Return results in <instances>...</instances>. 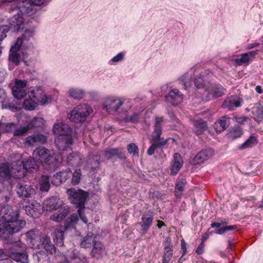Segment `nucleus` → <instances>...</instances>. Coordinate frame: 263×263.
Segmentation results:
<instances>
[{
	"mask_svg": "<svg viewBox=\"0 0 263 263\" xmlns=\"http://www.w3.org/2000/svg\"><path fill=\"white\" fill-rule=\"evenodd\" d=\"M46 0H23L19 3L14 0H4L3 3H12L11 6L10 11H15L16 14H14L9 18V23L12 28L14 31H19L24 29V19L23 17V14H26L32 15L35 13L36 9L34 7L41 6L43 4Z\"/></svg>",
	"mask_w": 263,
	"mask_h": 263,
	"instance_id": "obj_1",
	"label": "nucleus"
},
{
	"mask_svg": "<svg viewBox=\"0 0 263 263\" xmlns=\"http://www.w3.org/2000/svg\"><path fill=\"white\" fill-rule=\"evenodd\" d=\"M0 219V234H12L20 232L26 225L24 220L19 219L20 212L11 206L4 207Z\"/></svg>",
	"mask_w": 263,
	"mask_h": 263,
	"instance_id": "obj_2",
	"label": "nucleus"
},
{
	"mask_svg": "<svg viewBox=\"0 0 263 263\" xmlns=\"http://www.w3.org/2000/svg\"><path fill=\"white\" fill-rule=\"evenodd\" d=\"M28 244L33 249L43 248L50 254L55 252V248L50 238L47 235H42L37 230H31L26 234Z\"/></svg>",
	"mask_w": 263,
	"mask_h": 263,
	"instance_id": "obj_3",
	"label": "nucleus"
},
{
	"mask_svg": "<svg viewBox=\"0 0 263 263\" xmlns=\"http://www.w3.org/2000/svg\"><path fill=\"white\" fill-rule=\"evenodd\" d=\"M35 158L41 163L48 166L49 168L55 170L57 168L62 160L60 155H56L44 147L36 148L33 154Z\"/></svg>",
	"mask_w": 263,
	"mask_h": 263,
	"instance_id": "obj_4",
	"label": "nucleus"
},
{
	"mask_svg": "<svg viewBox=\"0 0 263 263\" xmlns=\"http://www.w3.org/2000/svg\"><path fill=\"white\" fill-rule=\"evenodd\" d=\"M67 193L70 196L71 202L77 205L79 208L77 212L80 218L85 223L88 222V219L85 215L84 206L86 199L88 196V193L82 190H76L74 189H69Z\"/></svg>",
	"mask_w": 263,
	"mask_h": 263,
	"instance_id": "obj_5",
	"label": "nucleus"
},
{
	"mask_svg": "<svg viewBox=\"0 0 263 263\" xmlns=\"http://www.w3.org/2000/svg\"><path fill=\"white\" fill-rule=\"evenodd\" d=\"M93 112L92 107L87 104L76 106L69 114L70 121L76 122H83Z\"/></svg>",
	"mask_w": 263,
	"mask_h": 263,
	"instance_id": "obj_6",
	"label": "nucleus"
},
{
	"mask_svg": "<svg viewBox=\"0 0 263 263\" xmlns=\"http://www.w3.org/2000/svg\"><path fill=\"white\" fill-rule=\"evenodd\" d=\"M26 246L21 242H16L11 248L10 257L16 262L27 263L28 256L26 252Z\"/></svg>",
	"mask_w": 263,
	"mask_h": 263,
	"instance_id": "obj_7",
	"label": "nucleus"
},
{
	"mask_svg": "<svg viewBox=\"0 0 263 263\" xmlns=\"http://www.w3.org/2000/svg\"><path fill=\"white\" fill-rule=\"evenodd\" d=\"M16 164H20L17 168V172L19 174V176L24 175L25 171L28 172H32L33 170L37 168V165L34 158L30 157L29 158L23 160L22 162L18 161Z\"/></svg>",
	"mask_w": 263,
	"mask_h": 263,
	"instance_id": "obj_8",
	"label": "nucleus"
},
{
	"mask_svg": "<svg viewBox=\"0 0 263 263\" xmlns=\"http://www.w3.org/2000/svg\"><path fill=\"white\" fill-rule=\"evenodd\" d=\"M14 164L10 165L8 163H2L0 164V181L10 180L12 174L17 172V168H14Z\"/></svg>",
	"mask_w": 263,
	"mask_h": 263,
	"instance_id": "obj_9",
	"label": "nucleus"
},
{
	"mask_svg": "<svg viewBox=\"0 0 263 263\" xmlns=\"http://www.w3.org/2000/svg\"><path fill=\"white\" fill-rule=\"evenodd\" d=\"M27 83L28 81L26 80L15 79V85L12 88V93L15 98L21 99L26 96L27 92L25 88Z\"/></svg>",
	"mask_w": 263,
	"mask_h": 263,
	"instance_id": "obj_10",
	"label": "nucleus"
},
{
	"mask_svg": "<svg viewBox=\"0 0 263 263\" xmlns=\"http://www.w3.org/2000/svg\"><path fill=\"white\" fill-rule=\"evenodd\" d=\"M163 120L162 117H156L155 118V129L150 139V142L159 143V142H164L165 145L167 142V140H164L160 137L162 134L161 124Z\"/></svg>",
	"mask_w": 263,
	"mask_h": 263,
	"instance_id": "obj_11",
	"label": "nucleus"
},
{
	"mask_svg": "<svg viewBox=\"0 0 263 263\" xmlns=\"http://www.w3.org/2000/svg\"><path fill=\"white\" fill-rule=\"evenodd\" d=\"M16 193L20 197L29 198L34 194L35 191L30 185L25 182H20L16 187Z\"/></svg>",
	"mask_w": 263,
	"mask_h": 263,
	"instance_id": "obj_12",
	"label": "nucleus"
},
{
	"mask_svg": "<svg viewBox=\"0 0 263 263\" xmlns=\"http://www.w3.org/2000/svg\"><path fill=\"white\" fill-rule=\"evenodd\" d=\"M55 143L60 151H65L73 143V140L70 135L59 136L55 139Z\"/></svg>",
	"mask_w": 263,
	"mask_h": 263,
	"instance_id": "obj_13",
	"label": "nucleus"
},
{
	"mask_svg": "<svg viewBox=\"0 0 263 263\" xmlns=\"http://www.w3.org/2000/svg\"><path fill=\"white\" fill-rule=\"evenodd\" d=\"M24 202L25 203V205L23 206V208H24V210L28 215L34 217L36 215V213L40 212L41 205L37 201H33L30 202L27 200H24Z\"/></svg>",
	"mask_w": 263,
	"mask_h": 263,
	"instance_id": "obj_14",
	"label": "nucleus"
},
{
	"mask_svg": "<svg viewBox=\"0 0 263 263\" xmlns=\"http://www.w3.org/2000/svg\"><path fill=\"white\" fill-rule=\"evenodd\" d=\"M122 104L123 101L121 100L114 97H110L106 99L104 102L103 108L106 109L109 112L117 111Z\"/></svg>",
	"mask_w": 263,
	"mask_h": 263,
	"instance_id": "obj_15",
	"label": "nucleus"
},
{
	"mask_svg": "<svg viewBox=\"0 0 263 263\" xmlns=\"http://www.w3.org/2000/svg\"><path fill=\"white\" fill-rule=\"evenodd\" d=\"M166 101L173 105L180 104L183 100V95L177 89L171 90L165 96Z\"/></svg>",
	"mask_w": 263,
	"mask_h": 263,
	"instance_id": "obj_16",
	"label": "nucleus"
},
{
	"mask_svg": "<svg viewBox=\"0 0 263 263\" xmlns=\"http://www.w3.org/2000/svg\"><path fill=\"white\" fill-rule=\"evenodd\" d=\"M213 155L212 149L208 148L200 151L193 159L192 163L194 165L200 164L208 160Z\"/></svg>",
	"mask_w": 263,
	"mask_h": 263,
	"instance_id": "obj_17",
	"label": "nucleus"
},
{
	"mask_svg": "<svg viewBox=\"0 0 263 263\" xmlns=\"http://www.w3.org/2000/svg\"><path fill=\"white\" fill-rule=\"evenodd\" d=\"M104 156L107 160H111L116 158L122 160L126 159V157L122 152V149L120 148H111L104 151Z\"/></svg>",
	"mask_w": 263,
	"mask_h": 263,
	"instance_id": "obj_18",
	"label": "nucleus"
},
{
	"mask_svg": "<svg viewBox=\"0 0 263 263\" xmlns=\"http://www.w3.org/2000/svg\"><path fill=\"white\" fill-rule=\"evenodd\" d=\"M63 204V201L57 197H52L45 200L43 203V208L46 211L56 210Z\"/></svg>",
	"mask_w": 263,
	"mask_h": 263,
	"instance_id": "obj_19",
	"label": "nucleus"
},
{
	"mask_svg": "<svg viewBox=\"0 0 263 263\" xmlns=\"http://www.w3.org/2000/svg\"><path fill=\"white\" fill-rule=\"evenodd\" d=\"M52 131L54 134L61 135H69L71 128L67 124L59 122L54 124Z\"/></svg>",
	"mask_w": 263,
	"mask_h": 263,
	"instance_id": "obj_20",
	"label": "nucleus"
},
{
	"mask_svg": "<svg viewBox=\"0 0 263 263\" xmlns=\"http://www.w3.org/2000/svg\"><path fill=\"white\" fill-rule=\"evenodd\" d=\"M47 142V137L43 134H37L28 136L26 143L30 146H34L37 144H45Z\"/></svg>",
	"mask_w": 263,
	"mask_h": 263,
	"instance_id": "obj_21",
	"label": "nucleus"
},
{
	"mask_svg": "<svg viewBox=\"0 0 263 263\" xmlns=\"http://www.w3.org/2000/svg\"><path fill=\"white\" fill-rule=\"evenodd\" d=\"M71 172H59L54 174L52 179V183L56 186L59 185L69 179L71 176Z\"/></svg>",
	"mask_w": 263,
	"mask_h": 263,
	"instance_id": "obj_22",
	"label": "nucleus"
},
{
	"mask_svg": "<svg viewBox=\"0 0 263 263\" xmlns=\"http://www.w3.org/2000/svg\"><path fill=\"white\" fill-rule=\"evenodd\" d=\"M105 251V247L101 241L97 240L92 246L90 254L92 257L99 259L102 257L103 254Z\"/></svg>",
	"mask_w": 263,
	"mask_h": 263,
	"instance_id": "obj_23",
	"label": "nucleus"
},
{
	"mask_svg": "<svg viewBox=\"0 0 263 263\" xmlns=\"http://www.w3.org/2000/svg\"><path fill=\"white\" fill-rule=\"evenodd\" d=\"M69 209L67 206L62 208L58 212L52 214L50 219L58 222L62 221L69 214Z\"/></svg>",
	"mask_w": 263,
	"mask_h": 263,
	"instance_id": "obj_24",
	"label": "nucleus"
},
{
	"mask_svg": "<svg viewBox=\"0 0 263 263\" xmlns=\"http://www.w3.org/2000/svg\"><path fill=\"white\" fill-rule=\"evenodd\" d=\"M174 162L171 167V174L175 175L177 174L179 170L181 168L183 160L181 155L178 153H175L174 155Z\"/></svg>",
	"mask_w": 263,
	"mask_h": 263,
	"instance_id": "obj_25",
	"label": "nucleus"
},
{
	"mask_svg": "<svg viewBox=\"0 0 263 263\" xmlns=\"http://www.w3.org/2000/svg\"><path fill=\"white\" fill-rule=\"evenodd\" d=\"M143 223L141 224L142 229L143 231L146 232L149 229L153 221V212L148 211L145 213L141 218Z\"/></svg>",
	"mask_w": 263,
	"mask_h": 263,
	"instance_id": "obj_26",
	"label": "nucleus"
},
{
	"mask_svg": "<svg viewBox=\"0 0 263 263\" xmlns=\"http://www.w3.org/2000/svg\"><path fill=\"white\" fill-rule=\"evenodd\" d=\"M229 125L230 118L224 116L215 123L214 128L217 132H221L226 129Z\"/></svg>",
	"mask_w": 263,
	"mask_h": 263,
	"instance_id": "obj_27",
	"label": "nucleus"
},
{
	"mask_svg": "<svg viewBox=\"0 0 263 263\" xmlns=\"http://www.w3.org/2000/svg\"><path fill=\"white\" fill-rule=\"evenodd\" d=\"M97 238L96 235L92 233H88L83 238L81 246L84 248H90L97 240Z\"/></svg>",
	"mask_w": 263,
	"mask_h": 263,
	"instance_id": "obj_28",
	"label": "nucleus"
},
{
	"mask_svg": "<svg viewBox=\"0 0 263 263\" xmlns=\"http://www.w3.org/2000/svg\"><path fill=\"white\" fill-rule=\"evenodd\" d=\"M242 99H235L234 98H230L226 100L222 104L223 108H227L229 110H233L234 107H238L241 106Z\"/></svg>",
	"mask_w": 263,
	"mask_h": 263,
	"instance_id": "obj_29",
	"label": "nucleus"
},
{
	"mask_svg": "<svg viewBox=\"0 0 263 263\" xmlns=\"http://www.w3.org/2000/svg\"><path fill=\"white\" fill-rule=\"evenodd\" d=\"M225 91L226 89L220 85H213L208 88L209 93L215 98L221 97Z\"/></svg>",
	"mask_w": 263,
	"mask_h": 263,
	"instance_id": "obj_30",
	"label": "nucleus"
},
{
	"mask_svg": "<svg viewBox=\"0 0 263 263\" xmlns=\"http://www.w3.org/2000/svg\"><path fill=\"white\" fill-rule=\"evenodd\" d=\"M67 163L72 166L80 165L82 163V157L76 152L70 153L67 156Z\"/></svg>",
	"mask_w": 263,
	"mask_h": 263,
	"instance_id": "obj_31",
	"label": "nucleus"
},
{
	"mask_svg": "<svg viewBox=\"0 0 263 263\" xmlns=\"http://www.w3.org/2000/svg\"><path fill=\"white\" fill-rule=\"evenodd\" d=\"M37 119L34 118L27 126L24 127H20V128L14 130L13 135L14 136H23L28 130L33 127H36L35 123L37 122Z\"/></svg>",
	"mask_w": 263,
	"mask_h": 263,
	"instance_id": "obj_32",
	"label": "nucleus"
},
{
	"mask_svg": "<svg viewBox=\"0 0 263 263\" xmlns=\"http://www.w3.org/2000/svg\"><path fill=\"white\" fill-rule=\"evenodd\" d=\"M29 98L32 97L37 103H44L45 101V95L42 89L37 88L36 90H32Z\"/></svg>",
	"mask_w": 263,
	"mask_h": 263,
	"instance_id": "obj_33",
	"label": "nucleus"
},
{
	"mask_svg": "<svg viewBox=\"0 0 263 263\" xmlns=\"http://www.w3.org/2000/svg\"><path fill=\"white\" fill-rule=\"evenodd\" d=\"M40 190L42 192H47L50 188V177L48 175H43L39 179Z\"/></svg>",
	"mask_w": 263,
	"mask_h": 263,
	"instance_id": "obj_34",
	"label": "nucleus"
},
{
	"mask_svg": "<svg viewBox=\"0 0 263 263\" xmlns=\"http://www.w3.org/2000/svg\"><path fill=\"white\" fill-rule=\"evenodd\" d=\"M207 124L202 120H198L195 122L194 133L196 135H200L207 129Z\"/></svg>",
	"mask_w": 263,
	"mask_h": 263,
	"instance_id": "obj_35",
	"label": "nucleus"
},
{
	"mask_svg": "<svg viewBox=\"0 0 263 263\" xmlns=\"http://www.w3.org/2000/svg\"><path fill=\"white\" fill-rule=\"evenodd\" d=\"M65 229V228L61 227L56 229L54 231V239H55L56 243L58 245L63 246V240L64 239V233Z\"/></svg>",
	"mask_w": 263,
	"mask_h": 263,
	"instance_id": "obj_36",
	"label": "nucleus"
},
{
	"mask_svg": "<svg viewBox=\"0 0 263 263\" xmlns=\"http://www.w3.org/2000/svg\"><path fill=\"white\" fill-rule=\"evenodd\" d=\"M69 95L74 99L80 100L84 97L85 92L80 89L72 88L69 91Z\"/></svg>",
	"mask_w": 263,
	"mask_h": 263,
	"instance_id": "obj_37",
	"label": "nucleus"
},
{
	"mask_svg": "<svg viewBox=\"0 0 263 263\" xmlns=\"http://www.w3.org/2000/svg\"><path fill=\"white\" fill-rule=\"evenodd\" d=\"M185 183L186 181L183 178H181L178 180L175 187V195L177 197H181L182 195V192L184 190V187L185 185Z\"/></svg>",
	"mask_w": 263,
	"mask_h": 263,
	"instance_id": "obj_38",
	"label": "nucleus"
},
{
	"mask_svg": "<svg viewBox=\"0 0 263 263\" xmlns=\"http://www.w3.org/2000/svg\"><path fill=\"white\" fill-rule=\"evenodd\" d=\"M101 158L100 156L96 155L90 158L87 161V166L92 170L98 168L100 166Z\"/></svg>",
	"mask_w": 263,
	"mask_h": 263,
	"instance_id": "obj_39",
	"label": "nucleus"
},
{
	"mask_svg": "<svg viewBox=\"0 0 263 263\" xmlns=\"http://www.w3.org/2000/svg\"><path fill=\"white\" fill-rule=\"evenodd\" d=\"M48 253L43 251H40L36 253L37 263H50V258Z\"/></svg>",
	"mask_w": 263,
	"mask_h": 263,
	"instance_id": "obj_40",
	"label": "nucleus"
},
{
	"mask_svg": "<svg viewBox=\"0 0 263 263\" xmlns=\"http://www.w3.org/2000/svg\"><path fill=\"white\" fill-rule=\"evenodd\" d=\"M258 142L256 138L254 136H251L246 141V142L239 146V149H243L256 145Z\"/></svg>",
	"mask_w": 263,
	"mask_h": 263,
	"instance_id": "obj_41",
	"label": "nucleus"
},
{
	"mask_svg": "<svg viewBox=\"0 0 263 263\" xmlns=\"http://www.w3.org/2000/svg\"><path fill=\"white\" fill-rule=\"evenodd\" d=\"M79 217L77 214H72L69 217H68L65 221V227L67 228L68 227L74 226L78 221Z\"/></svg>",
	"mask_w": 263,
	"mask_h": 263,
	"instance_id": "obj_42",
	"label": "nucleus"
},
{
	"mask_svg": "<svg viewBox=\"0 0 263 263\" xmlns=\"http://www.w3.org/2000/svg\"><path fill=\"white\" fill-rule=\"evenodd\" d=\"M37 103L32 98L26 99L24 100L23 107L26 110H33Z\"/></svg>",
	"mask_w": 263,
	"mask_h": 263,
	"instance_id": "obj_43",
	"label": "nucleus"
},
{
	"mask_svg": "<svg viewBox=\"0 0 263 263\" xmlns=\"http://www.w3.org/2000/svg\"><path fill=\"white\" fill-rule=\"evenodd\" d=\"M253 114L256 116V120L258 122L263 121V107L259 105L253 111Z\"/></svg>",
	"mask_w": 263,
	"mask_h": 263,
	"instance_id": "obj_44",
	"label": "nucleus"
},
{
	"mask_svg": "<svg viewBox=\"0 0 263 263\" xmlns=\"http://www.w3.org/2000/svg\"><path fill=\"white\" fill-rule=\"evenodd\" d=\"M16 128V125L13 123H3L0 122V128L5 132H11Z\"/></svg>",
	"mask_w": 263,
	"mask_h": 263,
	"instance_id": "obj_45",
	"label": "nucleus"
},
{
	"mask_svg": "<svg viewBox=\"0 0 263 263\" xmlns=\"http://www.w3.org/2000/svg\"><path fill=\"white\" fill-rule=\"evenodd\" d=\"M173 256V248H170L169 249L164 250L163 256V263H169Z\"/></svg>",
	"mask_w": 263,
	"mask_h": 263,
	"instance_id": "obj_46",
	"label": "nucleus"
},
{
	"mask_svg": "<svg viewBox=\"0 0 263 263\" xmlns=\"http://www.w3.org/2000/svg\"><path fill=\"white\" fill-rule=\"evenodd\" d=\"M21 55L18 52L10 51L9 61L16 65H18L20 62Z\"/></svg>",
	"mask_w": 263,
	"mask_h": 263,
	"instance_id": "obj_47",
	"label": "nucleus"
},
{
	"mask_svg": "<svg viewBox=\"0 0 263 263\" xmlns=\"http://www.w3.org/2000/svg\"><path fill=\"white\" fill-rule=\"evenodd\" d=\"M152 143L151 146L149 147L147 150V154L148 155H152L154 154L156 148L162 147L165 145L164 142H159V143L151 142Z\"/></svg>",
	"mask_w": 263,
	"mask_h": 263,
	"instance_id": "obj_48",
	"label": "nucleus"
},
{
	"mask_svg": "<svg viewBox=\"0 0 263 263\" xmlns=\"http://www.w3.org/2000/svg\"><path fill=\"white\" fill-rule=\"evenodd\" d=\"M81 178V171L80 169L76 170L72 174L71 183L73 185L79 183Z\"/></svg>",
	"mask_w": 263,
	"mask_h": 263,
	"instance_id": "obj_49",
	"label": "nucleus"
},
{
	"mask_svg": "<svg viewBox=\"0 0 263 263\" xmlns=\"http://www.w3.org/2000/svg\"><path fill=\"white\" fill-rule=\"evenodd\" d=\"M243 134V130L240 126H235L231 132V135L233 139L240 137Z\"/></svg>",
	"mask_w": 263,
	"mask_h": 263,
	"instance_id": "obj_50",
	"label": "nucleus"
},
{
	"mask_svg": "<svg viewBox=\"0 0 263 263\" xmlns=\"http://www.w3.org/2000/svg\"><path fill=\"white\" fill-rule=\"evenodd\" d=\"M251 60L246 53L241 55V58L235 60V63L238 65L248 64Z\"/></svg>",
	"mask_w": 263,
	"mask_h": 263,
	"instance_id": "obj_51",
	"label": "nucleus"
},
{
	"mask_svg": "<svg viewBox=\"0 0 263 263\" xmlns=\"http://www.w3.org/2000/svg\"><path fill=\"white\" fill-rule=\"evenodd\" d=\"M127 151L129 153L134 156H139V149L138 146L135 143H130L127 146Z\"/></svg>",
	"mask_w": 263,
	"mask_h": 263,
	"instance_id": "obj_52",
	"label": "nucleus"
},
{
	"mask_svg": "<svg viewBox=\"0 0 263 263\" xmlns=\"http://www.w3.org/2000/svg\"><path fill=\"white\" fill-rule=\"evenodd\" d=\"M190 76L187 74H185L182 76L179 79V80L184 85L185 89L190 87L191 85V82L190 80Z\"/></svg>",
	"mask_w": 263,
	"mask_h": 263,
	"instance_id": "obj_53",
	"label": "nucleus"
},
{
	"mask_svg": "<svg viewBox=\"0 0 263 263\" xmlns=\"http://www.w3.org/2000/svg\"><path fill=\"white\" fill-rule=\"evenodd\" d=\"M194 84L196 87L198 89L203 88L204 86V81L202 76L201 74H199L195 78Z\"/></svg>",
	"mask_w": 263,
	"mask_h": 263,
	"instance_id": "obj_54",
	"label": "nucleus"
},
{
	"mask_svg": "<svg viewBox=\"0 0 263 263\" xmlns=\"http://www.w3.org/2000/svg\"><path fill=\"white\" fill-rule=\"evenodd\" d=\"M23 44V40L22 38H18L13 46L10 49V52H18L22 45Z\"/></svg>",
	"mask_w": 263,
	"mask_h": 263,
	"instance_id": "obj_55",
	"label": "nucleus"
},
{
	"mask_svg": "<svg viewBox=\"0 0 263 263\" xmlns=\"http://www.w3.org/2000/svg\"><path fill=\"white\" fill-rule=\"evenodd\" d=\"M140 114L138 113H134L132 116H127L125 118L126 122H131L133 123H137L139 119Z\"/></svg>",
	"mask_w": 263,
	"mask_h": 263,
	"instance_id": "obj_56",
	"label": "nucleus"
},
{
	"mask_svg": "<svg viewBox=\"0 0 263 263\" xmlns=\"http://www.w3.org/2000/svg\"><path fill=\"white\" fill-rule=\"evenodd\" d=\"M0 199L3 203H7L10 200V194L7 191H0Z\"/></svg>",
	"mask_w": 263,
	"mask_h": 263,
	"instance_id": "obj_57",
	"label": "nucleus"
},
{
	"mask_svg": "<svg viewBox=\"0 0 263 263\" xmlns=\"http://www.w3.org/2000/svg\"><path fill=\"white\" fill-rule=\"evenodd\" d=\"M125 54L121 52L118 53L116 56L111 59V61L114 63H117L122 61L124 58Z\"/></svg>",
	"mask_w": 263,
	"mask_h": 263,
	"instance_id": "obj_58",
	"label": "nucleus"
},
{
	"mask_svg": "<svg viewBox=\"0 0 263 263\" xmlns=\"http://www.w3.org/2000/svg\"><path fill=\"white\" fill-rule=\"evenodd\" d=\"M171 241L172 240L170 237H167L166 238L164 242V250L169 249L170 248H173V246L171 245Z\"/></svg>",
	"mask_w": 263,
	"mask_h": 263,
	"instance_id": "obj_59",
	"label": "nucleus"
},
{
	"mask_svg": "<svg viewBox=\"0 0 263 263\" xmlns=\"http://www.w3.org/2000/svg\"><path fill=\"white\" fill-rule=\"evenodd\" d=\"M204 248V242H201V243L198 246V248L196 250V252L197 254H201L203 253Z\"/></svg>",
	"mask_w": 263,
	"mask_h": 263,
	"instance_id": "obj_60",
	"label": "nucleus"
},
{
	"mask_svg": "<svg viewBox=\"0 0 263 263\" xmlns=\"http://www.w3.org/2000/svg\"><path fill=\"white\" fill-rule=\"evenodd\" d=\"M248 119V117L245 116L236 117V121L240 124H243Z\"/></svg>",
	"mask_w": 263,
	"mask_h": 263,
	"instance_id": "obj_61",
	"label": "nucleus"
},
{
	"mask_svg": "<svg viewBox=\"0 0 263 263\" xmlns=\"http://www.w3.org/2000/svg\"><path fill=\"white\" fill-rule=\"evenodd\" d=\"M257 52H258V50H257L256 51H250V52H248L246 53V54L248 55V58L251 61L252 60H253L255 56L257 54Z\"/></svg>",
	"mask_w": 263,
	"mask_h": 263,
	"instance_id": "obj_62",
	"label": "nucleus"
},
{
	"mask_svg": "<svg viewBox=\"0 0 263 263\" xmlns=\"http://www.w3.org/2000/svg\"><path fill=\"white\" fill-rule=\"evenodd\" d=\"M181 249L183 250L182 256H183L186 252V243L183 239L181 240Z\"/></svg>",
	"mask_w": 263,
	"mask_h": 263,
	"instance_id": "obj_63",
	"label": "nucleus"
},
{
	"mask_svg": "<svg viewBox=\"0 0 263 263\" xmlns=\"http://www.w3.org/2000/svg\"><path fill=\"white\" fill-rule=\"evenodd\" d=\"M227 224L226 222H224L223 221H221V222H213V223H212L211 224V227L212 228H215V227L219 228L221 226L224 225V224Z\"/></svg>",
	"mask_w": 263,
	"mask_h": 263,
	"instance_id": "obj_64",
	"label": "nucleus"
}]
</instances>
